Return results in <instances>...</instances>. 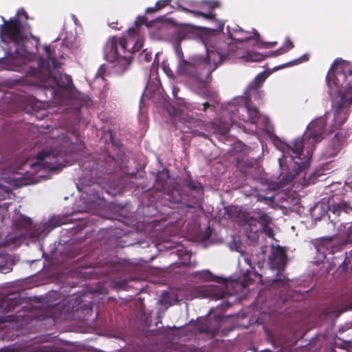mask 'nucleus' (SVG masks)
<instances>
[{
    "label": "nucleus",
    "mask_w": 352,
    "mask_h": 352,
    "mask_svg": "<svg viewBox=\"0 0 352 352\" xmlns=\"http://www.w3.org/2000/svg\"><path fill=\"white\" fill-rule=\"evenodd\" d=\"M21 16H24L25 21L28 20L27 12L23 9L19 10L16 15L8 21L1 17L3 24L0 25V38L6 56L0 58V71L25 73L27 76L36 77L44 85L52 89H72L74 85L71 76L59 72L60 62L57 58L55 50H52L50 46H44L46 60L40 58L35 63L36 55L25 47V43L30 32L28 24L21 20Z\"/></svg>",
    "instance_id": "f257e3e1"
},
{
    "label": "nucleus",
    "mask_w": 352,
    "mask_h": 352,
    "mask_svg": "<svg viewBox=\"0 0 352 352\" xmlns=\"http://www.w3.org/2000/svg\"><path fill=\"white\" fill-rule=\"evenodd\" d=\"M325 125L326 122L322 118L313 121L308 125L302 138L295 139L291 145L278 138L274 140L275 146L283 152V157L278 159L280 179L279 182L269 184L268 190L272 191L270 195H258V201L272 202L275 197L274 191L289 184L294 179H298V182L302 186L313 182L311 176L306 178L305 169L309 163L316 144L322 139Z\"/></svg>",
    "instance_id": "f03ea898"
},
{
    "label": "nucleus",
    "mask_w": 352,
    "mask_h": 352,
    "mask_svg": "<svg viewBox=\"0 0 352 352\" xmlns=\"http://www.w3.org/2000/svg\"><path fill=\"white\" fill-rule=\"evenodd\" d=\"M186 38L184 30H177L171 36L177 59L178 76L186 78L193 89H202L211 73L227 56L232 54V46L224 42L215 45H206V55H193L186 59L180 47L182 41Z\"/></svg>",
    "instance_id": "7ed1b4c3"
},
{
    "label": "nucleus",
    "mask_w": 352,
    "mask_h": 352,
    "mask_svg": "<svg viewBox=\"0 0 352 352\" xmlns=\"http://www.w3.org/2000/svg\"><path fill=\"white\" fill-rule=\"evenodd\" d=\"M331 97L332 131L346 122L352 105V63L336 60L326 77Z\"/></svg>",
    "instance_id": "20e7f679"
},
{
    "label": "nucleus",
    "mask_w": 352,
    "mask_h": 352,
    "mask_svg": "<svg viewBox=\"0 0 352 352\" xmlns=\"http://www.w3.org/2000/svg\"><path fill=\"white\" fill-rule=\"evenodd\" d=\"M268 76L266 72L258 74L249 84L245 91L244 96L235 98L232 102L228 104V111L232 113L231 120L235 122L236 118L245 122H251L255 125V128L259 125L260 120L263 124L261 128L270 132V126L268 118L262 116L257 108L250 105V102L253 99L256 101L261 100L263 91L258 89Z\"/></svg>",
    "instance_id": "39448f33"
},
{
    "label": "nucleus",
    "mask_w": 352,
    "mask_h": 352,
    "mask_svg": "<svg viewBox=\"0 0 352 352\" xmlns=\"http://www.w3.org/2000/svg\"><path fill=\"white\" fill-rule=\"evenodd\" d=\"M48 144H52L54 148L43 150L38 153L34 162L29 160L24 162L18 168L16 174L21 177H29L34 172L39 171L43 168L50 170H58L65 166L67 164L65 153L67 151H72L74 145L64 135L49 140Z\"/></svg>",
    "instance_id": "423d86ee"
},
{
    "label": "nucleus",
    "mask_w": 352,
    "mask_h": 352,
    "mask_svg": "<svg viewBox=\"0 0 352 352\" xmlns=\"http://www.w3.org/2000/svg\"><path fill=\"white\" fill-rule=\"evenodd\" d=\"M129 39L125 37L120 38L118 42L114 37L108 40L104 47V57L112 64L113 73L120 75L124 73L131 63V56L129 52H126Z\"/></svg>",
    "instance_id": "0eeeda50"
},
{
    "label": "nucleus",
    "mask_w": 352,
    "mask_h": 352,
    "mask_svg": "<svg viewBox=\"0 0 352 352\" xmlns=\"http://www.w3.org/2000/svg\"><path fill=\"white\" fill-rule=\"evenodd\" d=\"M195 276L204 280H217L220 284L219 285H204L198 287L197 296L199 297L210 298L214 300L221 299L225 298L226 295H232L236 293V290L231 291L230 289H235L236 287L240 286L238 282L226 281L215 277L207 270L196 272Z\"/></svg>",
    "instance_id": "6e6552de"
},
{
    "label": "nucleus",
    "mask_w": 352,
    "mask_h": 352,
    "mask_svg": "<svg viewBox=\"0 0 352 352\" xmlns=\"http://www.w3.org/2000/svg\"><path fill=\"white\" fill-rule=\"evenodd\" d=\"M287 263V256L283 248L272 247L269 257L270 270L276 273L275 276H268L267 282L270 285H277L284 289L289 287L290 280L283 274Z\"/></svg>",
    "instance_id": "1a4fd4ad"
},
{
    "label": "nucleus",
    "mask_w": 352,
    "mask_h": 352,
    "mask_svg": "<svg viewBox=\"0 0 352 352\" xmlns=\"http://www.w3.org/2000/svg\"><path fill=\"white\" fill-rule=\"evenodd\" d=\"M271 221L272 218L265 211L261 209L254 210L245 226L247 237L252 241H256L263 232L272 237L273 230L268 226Z\"/></svg>",
    "instance_id": "9d476101"
},
{
    "label": "nucleus",
    "mask_w": 352,
    "mask_h": 352,
    "mask_svg": "<svg viewBox=\"0 0 352 352\" xmlns=\"http://www.w3.org/2000/svg\"><path fill=\"white\" fill-rule=\"evenodd\" d=\"M179 123L183 124V126H179L182 132L192 133L195 135L204 138H207V135L204 132L199 131V129H203L223 136L227 135L230 131V124L228 123L220 125H216L213 122L205 123L204 121L190 116L182 117Z\"/></svg>",
    "instance_id": "9b49d317"
},
{
    "label": "nucleus",
    "mask_w": 352,
    "mask_h": 352,
    "mask_svg": "<svg viewBox=\"0 0 352 352\" xmlns=\"http://www.w3.org/2000/svg\"><path fill=\"white\" fill-rule=\"evenodd\" d=\"M327 206L322 205L316 206L311 212V216L315 221L326 219L327 217L333 223L336 225L338 221L335 219L342 214H352V206L345 201L333 202L329 208L330 213L327 214Z\"/></svg>",
    "instance_id": "f8f14e48"
},
{
    "label": "nucleus",
    "mask_w": 352,
    "mask_h": 352,
    "mask_svg": "<svg viewBox=\"0 0 352 352\" xmlns=\"http://www.w3.org/2000/svg\"><path fill=\"white\" fill-rule=\"evenodd\" d=\"M347 135L346 132H337L328 142L322 151V157L329 159L338 155L345 145Z\"/></svg>",
    "instance_id": "ddd939ff"
},
{
    "label": "nucleus",
    "mask_w": 352,
    "mask_h": 352,
    "mask_svg": "<svg viewBox=\"0 0 352 352\" xmlns=\"http://www.w3.org/2000/svg\"><path fill=\"white\" fill-rule=\"evenodd\" d=\"M177 5L182 11L192 14L195 16H201L206 19L215 21L214 15L212 14V10L215 8L219 7V3L217 1H203L200 4V8L204 12L192 10L184 7L182 4V0L178 1Z\"/></svg>",
    "instance_id": "4468645a"
},
{
    "label": "nucleus",
    "mask_w": 352,
    "mask_h": 352,
    "mask_svg": "<svg viewBox=\"0 0 352 352\" xmlns=\"http://www.w3.org/2000/svg\"><path fill=\"white\" fill-rule=\"evenodd\" d=\"M227 29L231 38L237 42L248 41L253 36H255V39L259 37L256 30H254L252 32L244 31L237 25H234L233 26L228 25Z\"/></svg>",
    "instance_id": "2eb2a0df"
},
{
    "label": "nucleus",
    "mask_w": 352,
    "mask_h": 352,
    "mask_svg": "<svg viewBox=\"0 0 352 352\" xmlns=\"http://www.w3.org/2000/svg\"><path fill=\"white\" fill-rule=\"evenodd\" d=\"M96 162L91 160L86 161L82 164V169L85 172L81 179L82 186L96 183L93 179V177L96 174Z\"/></svg>",
    "instance_id": "dca6fc26"
},
{
    "label": "nucleus",
    "mask_w": 352,
    "mask_h": 352,
    "mask_svg": "<svg viewBox=\"0 0 352 352\" xmlns=\"http://www.w3.org/2000/svg\"><path fill=\"white\" fill-rule=\"evenodd\" d=\"M94 191V193L91 194V197L87 198V201H84V206H81L80 208H77L75 210V212H92L95 210L98 206L102 203V200L98 192H96V188L94 187L92 189H89V192Z\"/></svg>",
    "instance_id": "f3484780"
},
{
    "label": "nucleus",
    "mask_w": 352,
    "mask_h": 352,
    "mask_svg": "<svg viewBox=\"0 0 352 352\" xmlns=\"http://www.w3.org/2000/svg\"><path fill=\"white\" fill-rule=\"evenodd\" d=\"M332 247V241L324 240L320 241L315 248L318 254V259L322 261L327 256V252L331 253V248Z\"/></svg>",
    "instance_id": "a211bd4d"
},
{
    "label": "nucleus",
    "mask_w": 352,
    "mask_h": 352,
    "mask_svg": "<svg viewBox=\"0 0 352 352\" xmlns=\"http://www.w3.org/2000/svg\"><path fill=\"white\" fill-rule=\"evenodd\" d=\"M229 246L232 250H235L240 253L241 255L239 257V264L245 263L248 265L250 268H252L251 256L243 251L240 245H239L236 241H233L230 243Z\"/></svg>",
    "instance_id": "6ab92c4d"
},
{
    "label": "nucleus",
    "mask_w": 352,
    "mask_h": 352,
    "mask_svg": "<svg viewBox=\"0 0 352 352\" xmlns=\"http://www.w3.org/2000/svg\"><path fill=\"white\" fill-rule=\"evenodd\" d=\"M185 184L189 189L194 191L196 194L197 202L202 199L204 190L203 186L199 182L188 179H186Z\"/></svg>",
    "instance_id": "aec40b11"
},
{
    "label": "nucleus",
    "mask_w": 352,
    "mask_h": 352,
    "mask_svg": "<svg viewBox=\"0 0 352 352\" xmlns=\"http://www.w3.org/2000/svg\"><path fill=\"white\" fill-rule=\"evenodd\" d=\"M265 56L254 52H248L243 56V58L247 62H258L265 58Z\"/></svg>",
    "instance_id": "412c9836"
},
{
    "label": "nucleus",
    "mask_w": 352,
    "mask_h": 352,
    "mask_svg": "<svg viewBox=\"0 0 352 352\" xmlns=\"http://www.w3.org/2000/svg\"><path fill=\"white\" fill-rule=\"evenodd\" d=\"M220 328L219 320H215V324L212 328L207 327L206 329L202 328L200 331L201 332H206V333L214 336Z\"/></svg>",
    "instance_id": "4be33fe9"
},
{
    "label": "nucleus",
    "mask_w": 352,
    "mask_h": 352,
    "mask_svg": "<svg viewBox=\"0 0 352 352\" xmlns=\"http://www.w3.org/2000/svg\"><path fill=\"white\" fill-rule=\"evenodd\" d=\"M19 300L17 298H8L4 303L6 306L4 307L5 311H10L13 307L19 304Z\"/></svg>",
    "instance_id": "5701e85b"
},
{
    "label": "nucleus",
    "mask_w": 352,
    "mask_h": 352,
    "mask_svg": "<svg viewBox=\"0 0 352 352\" xmlns=\"http://www.w3.org/2000/svg\"><path fill=\"white\" fill-rule=\"evenodd\" d=\"M139 59L140 62H151L152 60V54L146 50H144L140 53Z\"/></svg>",
    "instance_id": "b1692460"
},
{
    "label": "nucleus",
    "mask_w": 352,
    "mask_h": 352,
    "mask_svg": "<svg viewBox=\"0 0 352 352\" xmlns=\"http://www.w3.org/2000/svg\"><path fill=\"white\" fill-rule=\"evenodd\" d=\"M210 107V105L208 102L202 103L201 105H199V104H192L190 105V107H187V109H198V110H203L204 111H206V109Z\"/></svg>",
    "instance_id": "393cba45"
},
{
    "label": "nucleus",
    "mask_w": 352,
    "mask_h": 352,
    "mask_svg": "<svg viewBox=\"0 0 352 352\" xmlns=\"http://www.w3.org/2000/svg\"><path fill=\"white\" fill-rule=\"evenodd\" d=\"M65 222L63 220L60 219L59 218L54 217L52 219L50 220L49 225L52 226V228L48 230L50 232L52 229L56 226H59Z\"/></svg>",
    "instance_id": "a878e982"
},
{
    "label": "nucleus",
    "mask_w": 352,
    "mask_h": 352,
    "mask_svg": "<svg viewBox=\"0 0 352 352\" xmlns=\"http://www.w3.org/2000/svg\"><path fill=\"white\" fill-rule=\"evenodd\" d=\"M73 35L70 34L69 36L67 35V37L64 39L63 43V48H72L73 47L72 41H73Z\"/></svg>",
    "instance_id": "bb28decb"
},
{
    "label": "nucleus",
    "mask_w": 352,
    "mask_h": 352,
    "mask_svg": "<svg viewBox=\"0 0 352 352\" xmlns=\"http://www.w3.org/2000/svg\"><path fill=\"white\" fill-rule=\"evenodd\" d=\"M169 177V173L167 169H164L160 173H159L156 177V180L157 182L165 181Z\"/></svg>",
    "instance_id": "cd10ccee"
},
{
    "label": "nucleus",
    "mask_w": 352,
    "mask_h": 352,
    "mask_svg": "<svg viewBox=\"0 0 352 352\" xmlns=\"http://www.w3.org/2000/svg\"><path fill=\"white\" fill-rule=\"evenodd\" d=\"M276 44V42L262 43L259 41V37L256 38V42H255L256 45H258L260 47H263V48H269V47L274 46Z\"/></svg>",
    "instance_id": "c85d7f7f"
},
{
    "label": "nucleus",
    "mask_w": 352,
    "mask_h": 352,
    "mask_svg": "<svg viewBox=\"0 0 352 352\" xmlns=\"http://www.w3.org/2000/svg\"><path fill=\"white\" fill-rule=\"evenodd\" d=\"M293 47H294V45H293L292 42L289 38H287L285 41L284 45L280 48H283V50H285V53H286L289 50L292 49Z\"/></svg>",
    "instance_id": "c756f323"
},
{
    "label": "nucleus",
    "mask_w": 352,
    "mask_h": 352,
    "mask_svg": "<svg viewBox=\"0 0 352 352\" xmlns=\"http://www.w3.org/2000/svg\"><path fill=\"white\" fill-rule=\"evenodd\" d=\"M170 0H160L156 3L155 7L157 10H160L166 7L170 3Z\"/></svg>",
    "instance_id": "7c9ffc66"
},
{
    "label": "nucleus",
    "mask_w": 352,
    "mask_h": 352,
    "mask_svg": "<svg viewBox=\"0 0 352 352\" xmlns=\"http://www.w3.org/2000/svg\"><path fill=\"white\" fill-rule=\"evenodd\" d=\"M285 53V50L283 48H279L272 52H270L267 56H278Z\"/></svg>",
    "instance_id": "2f4dec72"
},
{
    "label": "nucleus",
    "mask_w": 352,
    "mask_h": 352,
    "mask_svg": "<svg viewBox=\"0 0 352 352\" xmlns=\"http://www.w3.org/2000/svg\"><path fill=\"white\" fill-rule=\"evenodd\" d=\"M163 69L164 71V72L166 74V75L170 78H174L175 76H174V74L173 72V71L170 69V67L166 66V65H164L163 66Z\"/></svg>",
    "instance_id": "473e14b6"
},
{
    "label": "nucleus",
    "mask_w": 352,
    "mask_h": 352,
    "mask_svg": "<svg viewBox=\"0 0 352 352\" xmlns=\"http://www.w3.org/2000/svg\"><path fill=\"white\" fill-rule=\"evenodd\" d=\"M145 19L143 16H138L135 21V25H138L139 24H143L144 23Z\"/></svg>",
    "instance_id": "72a5a7b5"
},
{
    "label": "nucleus",
    "mask_w": 352,
    "mask_h": 352,
    "mask_svg": "<svg viewBox=\"0 0 352 352\" xmlns=\"http://www.w3.org/2000/svg\"><path fill=\"white\" fill-rule=\"evenodd\" d=\"M308 56L307 55H304L302 56H301L300 58H299L298 59L294 60V62L296 63H301V62H303V61H306L308 60Z\"/></svg>",
    "instance_id": "f704fd0d"
},
{
    "label": "nucleus",
    "mask_w": 352,
    "mask_h": 352,
    "mask_svg": "<svg viewBox=\"0 0 352 352\" xmlns=\"http://www.w3.org/2000/svg\"><path fill=\"white\" fill-rule=\"evenodd\" d=\"M217 28H215V30H217V31H222L223 29V25L224 24L222 23L220 21H217Z\"/></svg>",
    "instance_id": "c9c22d12"
},
{
    "label": "nucleus",
    "mask_w": 352,
    "mask_h": 352,
    "mask_svg": "<svg viewBox=\"0 0 352 352\" xmlns=\"http://www.w3.org/2000/svg\"><path fill=\"white\" fill-rule=\"evenodd\" d=\"M128 32H129V34L130 36H132L133 34H135L136 32H137V28H129V30H128Z\"/></svg>",
    "instance_id": "e433bc0d"
},
{
    "label": "nucleus",
    "mask_w": 352,
    "mask_h": 352,
    "mask_svg": "<svg viewBox=\"0 0 352 352\" xmlns=\"http://www.w3.org/2000/svg\"><path fill=\"white\" fill-rule=\"evenodd\" d=\"M104 72V68L103 66H101L97 73V74L96 75V77H98L99 76H101L102 74Z\"/></svg>",
    "instance_id": "4c0bfd02"
},
{
    "label": "nucleus",
    "mask_w": 352,
    "mask_h": 352,
    "mask_svg": "<svg viewBox=\"0 0 352 352\" xmlns=\"http://www.w3.org/2000/svg\"><path fill=\"white\" fill-rule=\"evenodd\" d=\"M155 10H157V9L156 8L155 6L154 8H148L146 9V12H154Z\"/></svg>",
    "instance_id": "58836bf2"
},
{
    "label": "nucleus",
    "mask_w": 352,
    "mask_h": 352,
    "mask_svg": "<svg viewBox=\"0 0 352 352\" xmlns=\"http://www.w3.org/2000/svg\"><path fill=\"white\" fill-rule=\"evenodd\" d=\"M349 260V258L348 257H346V258L344 259V261L342 262V265H346L347 263H349L350 261H348Z\"/></svg>",
    "instance_id": "ea45409f"
},
{
    "label": "nucleus",
    "mask_w": 352,
    "mask_h": 352,
    "mask_svg": "<svg viewBox=\"0 0 352 352\" xmlns=\"http://www.w3.org/2000/svg\"><path fill=\"white\" fill-rule=\"evenodd\" d=\"M291 65H292L291 63H287L286 65L279 66L278 68H283L285 66Z\"/></svg>",
    "instance_id": "a19ab883"
},
{
    "label": "nucleus",
    "mask_w": 352,
    "mask_h": 352,
    "mask_svg": "<svg viewBox=\"0 0 352 352\" xmlns=\"http://www.w3.org/2000/svg\"><path fill=\"white\" fill-rule=\"evenodd\" d=\"M38 177H41V178H43L44 179H47V177L43 175H38Z\"/></svg>",
    "instance_id": "79ce46f5"
},
{
    "label": "nucleus",
    "mask_w": 352,
    "mask_h": 352,
    "mask_svg": "<svg viewBox=\"0 0 352 352\" xmlns=\"http://www.w3.org/2000/svg\"><path fill=\"white\" fill-rule=\"evenodd\" d=\"M72 18H73L74 22L76 23V18L75 15H72Z\"/></svg>",
    "instance_id": "37998d69"
},
{
    "label": "nucleus",
    "mask_w": 352,
    "mask_h": 352,
    "mask_svg": "<svg viewBox=\"0 0 352 352\" xmlns=\"http://www.w3.org/2000/svg\"><path fill=\"white\" fill-rule=\"evenodd\" d=\"M325 116H328V117H330L331 116V113L329 112H328V113H326Z\"/></svg>",
    "instance_id": "c03bdc74"
},
{
    "label": "nucleus",
    "mask_w": 352,
    "mask_h": 352,
    "mask_svg": "<svg viewBox=\"0 0 352 352\" xmlns=\"http://www.w3.org/2000/svg\"><path fill=\"white\" fill-rule=\"evenodd\" d=\"M59 56H60V58H64L63 53V54H60V55H59Z\"/></svg>",
    "instance_id": "a18cd8bd"
},
{
    "label": "nucleus",
    "mask_w": 352,
    "mask_h": 352,
    "mask_svg": "<svg viewBox=\"0 0 352 352\" xmlns=\"http://www.w3.org/2000/svg\"><path fill=\"white\" fill-rule=\"evenodd\" d=\"M3 318H0V322H3Z\"/></svg>",
    "instance_id": "49530a36"
},
{
    "label": "nucleus",
    "mask_w": 352,
    "mask_h": 352,
    "mask_svg": "<svg viewBox=\"0 0 352 352\" xmlns=\"http://www.w3.org/2000/svg\"><path fill=\"white\" fill-rule=\"evenodd\" d=\"M77 188H78L80 190H81L80 189V187H79V185H78V184L77 185Z\"/></svg>",
    "instance_id": "de8ad7c7"
},
{
    "label": "nucleus",
    "mask_w": 352,
    "mask_h": 352,
    "mask_svg": "<svg viewBox=\"0 0 352 352\" xmlns=\"http://www.w3.org/2000/svg\"><path fill=\"white\" fill-rule=\"evenodd\" d=\"M20 177H15V179H19Z\"/></svg>",
    "instance_id": "09e8293b"
},
{
    "label": "nucleus",
    "mask_w": 352,
    "mask_h": 352,
    "mask_svg": "<svg viewBox=\"0 0 352 352\" xmlns=\"http://www.w3.org/2000/svg\"><path fill=\"white\" fill-rule=\"evenodd\" d=\"M350 309H352V305H351V308H350Z\"/></svg>",
    "instance_id": "8fccbe9b"
}]
</instances>
